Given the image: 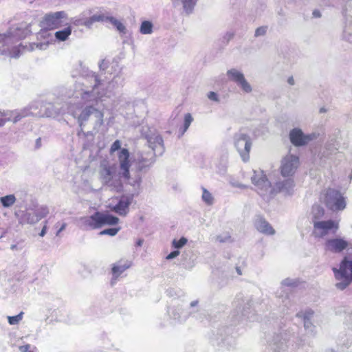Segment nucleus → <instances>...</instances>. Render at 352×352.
Wrapping results in <instances>:
<instances>
[{
  "label": "nucleus",
  "mask_w": 352,
  "mask_h": 352,
  "mask_svg": "<svg viewBox=\"0 0 352 352\" xmlns=\"http://www.w3.org/2000/svg\"><path fill=\"white\" fill-rule=\"evenodd\" d=\"M207 97L210 100L214 101V102H219V96L216 92L214 91H210L207 94Z\"/></svg>",
  "instance_id": "50"
},
{
  "label": "nucleus",
  "mask_w": 352,
  "mask_h": 352,
  "mask_svg": "<svg viewBox=\"0 0 352 352\" xmlns=\"http://www.w3.org/2000/svg\"><path fill=\"white\" fill-rule=\"evenodd\" d=\"M67 223L63 221L60 222L58 221L54 226V228L56 230V236H59L61 232H63L67 227Z\"/></svg>",
  "instance_id": "44"
},
{
  "label": "nucleus",
  "mask_w": 352,
  "mask_h": 352,
  "mask_svg": "<svg viewBox=\"0 0 352 352\" xmlns=\"http://www.w3.org/2000/svg\"><path fill=\"white\" fill-rule=\"evenodd\" d=\"M236 271L239 275L242 274V271L239 267H236Z\"/></svg>",
  "instance_id": "61"
},
{
  "label": "nucleus",
  "mask_w": 352,
  "mask_h": 352,
  "mask_svg": "<svg viewBox=\"0 0 352 352\" xmlns=\"http://www.w3.org/2000/svg\"><path fill=\"white\" fill-rule=\"evenodd\" d=\"M299 166V158L293 154H288L281 161L280 172L283 177L293 175Z\"/></svg>",
  "instance_id": "13"
},
{
  "label": "nucleus",
  "mask_w": 352,
  "mask_h": 352,
  "mask_svg": "<svg viewBox=\"0 0 352 352\" xmlns=\"http://www.w3.org/2000/svg\"><path fill=\"white\" fill-rule=\"evenodd\" d=\"M336 152L337 148L331 144L325 145L318 154L321 163L325 164L327 160H332L333 156L336 154Z\"/></svg>",
  "instance_id": "24"
},
{
  "label": "nucleus",
  "mask_w": 352,
  "mask_h": 352,
  "mask_svg": "<svg viewBox=\"0 0 352 352\" xmlns=\"http://www.w3.org/2000/svg\"><path fill=\"white\" fill-rule=\"evenodd\" d=\"M16 197L14 195H8L0 198V202L4 208H10L16 202Z\"/></svg>",
  "instance_id": "33"
},
{
  "label": "nucleus",
  "mask_w": 352,
  "mask_h": 352,
  "mask_svg": "<svg viewBox=\"0 0 352 352\" xmlns=\"http://www.w3.org/2000/svg\"><path fill=\"white\" fill-rule=\"evenodd\" d=\"M48 45V42L33 43L30 44V47L28 50H34L35 49L45 50L47 48Z\"/></svg>",
  "instance_id": "40"
},
{
  "label": "nucleus",
  "mask_w": 352,
  "mask_h": 352,
  "mask_svg": "<svg viewBox=\"0 0 352 352\" xmlns=\"http://www.w3.org/2000/svg\"><path fill=\"white\" fill-rule=\"evenodd\" d=\"M179 254V250H175L171 252L169 254L167 255L166 259L167 260H171L175 257H177Z\"/></svg>",
  "instance_id": "51"
},
{
  "label": "nucleus",
  "mask_w": 352,
  "mask_h": 352,
  "mask_svg": "<svg viewBox=\"0 0 352 352\" xmlns=\"http://www.w3.org/2000/svg\"><path fill=\"white\" fill-rule=\"evenodd\" d=\"M349 245V243L342 239H329L325 243V249L333 252H340Z\"/></svg>",
  "instance_id": "22"
},
{
  "label": "nucleus",
  "mask_w": 352,
  "mask_h": 352,
  "mask_svg": "<svg viewBox=\"0 0 352 352\" xmlns=\"http://www.w3.org/2000/svg\"><path fill=\"white\" fill-rule=\"evenodd\" d=\"M24 109H28L29 116L55 117L59 112L54 105L50 102H44L43 101H34Z\"/></svg>",
  "instance_id": "7"
},
{
  "label": "nucleus",
  "mask_w": 352,
  "mask_h": 352,
  "mask_svg": "<svg viewBox=\"0 0 352 352\" xmlns=\"http://www.w3.org/2000/svg\"><path fill=\"white\" fill-rule=\"evenodd\" d=\"M22 221L28 224H34L39 221L33 210H27L23 215Z\"/></svg>",
  "instance_id": "30"
},
{
  "label": "nucleus",
  "mask_w": 352,
  "mask_h": 352,
  "mask_svg": "<svg viewBox=\"0 0 352 352\" xmlns=\"http://www.w3.org/2000/svg\"><path fill=\"white\" fill-rule=\"evenodd\" d=\"M236 85L240 88V89L245 93L250 94L252 91V87L249 82L245 79V78H243Z\"/></svg>",
  "instance_id": "35"
},
{
  "label": "nucleus",
  "mask_w": 352,
  "mask_h": 352,
  "mask_svg": "<svg viewBox=\"0 0 352 352\" xmlns=\"http://www.w3.org/2000/svg\"><path fill=\"white\" fill-rule=\"evenodd\" d=\"M71 33H72V28L70 26H68L62 30L57 31L55 33V37L58 41H65V40L67 39V38L71 34Z\"/></svg>",
  "instance_id": "32"
},
{
  "label": "nucleus",
  "mask_w": 352,
  "mask_h": 352,
  "mask_svg": "<svg viewBox=\"0 0 352 352\" xmlns=\"http://www.w3.org/2000/svg\"><path fill=\"white\" fill-rule=\"evenodd\" d=\"M192 121H193V118L190 113L185 114L184 127H183V129L181 133L182 135H183L187 131V129L189 128V126L191 124Z\"/></svg>",
  "instance_id": "41"
},
{
  "label": "nucleus",
  "mask_w": 352,
  "mask_h": 352,
  "mask_svg": "<svg viewBox=\"0 0 352 352\" xmlns=\"http://www.w3.org/2000/svg\"><path fill=\"white\" fill-rule=\"evenodd\" d=\"M251 180L255 186V190L265 200L270 199L278 192L290 195L292 193L294 187V180L291 178L278 182L274 187H272L262 170H254Z\"/></svg>",
  "instance_id": "3"
},
{
  "label": "nucleus",
  "mask_w": 352,
  "mask_h": 352,
  "mask_svg": "<svg viewBox=\"0 0 352 352\" xmlns=\"http://www.w3.org/2000/svg\"><path fill=\"white\" fill-rule=\"evenodd\" d=\"M314 311L311 309H307L303 312L297 314V316L302 318L304 322L305 328L310 331H313V324L311 319L314 316Z\"/></svg>",
  "instance_id": "25"
},
{
  "label": "nucleus",
  "mask_w": 352,
  "mask_h": 352,
  "mask_svg": "<svg viewBox=\"0 0 352 352\" xmlns=\"http://www.w3.org/2000/svg\"><path fill=\"white\" fill-rule=\"evenodd\" d=\"M233 142L242 160L245 162H248L250 159L249 153L252 147L250 137L243 130H240L234 134Z\"/></svg>",
  "instance_id": "8"
},
{
  "label": "nucleus",
  "mask_w": 352,
  "mask_h": 352,
  "mask_svg": "<svg viewBox=\"0 0 352 352\" xmlns=\"http://www.w3.org/2000/svg\"><path fill=\"white\" fill-rule=\"evenodd\" d=\"M198 304V300L192 301L190 304L189 310H184L179 307L174 308L170 311V316L174 320L183 322L186 321L190 316L199 311Z\"/></svg>",
  "instance_id": "12"
},
{
  "label": "nucleus",
  "mask_w": 352,
  "mask_h": 352,
  "mask_svg": "<svg viewBox=\"0 0 352 352\" xmlns=\"http://www.w3.org/2000/svg\"><path fill=\"white\" fill-rule=\"evenodd\" d=\"M143 242L144 241L142 239H139L137 242H136V245L137 246H142V244H143Z\"/></svg>",
  "instance_id": "60"
},
{
  "label": "nucleus",
  "mask_w": 352,
  "mask_h": 352,
  "mask_svg": "<svg viewBox=\"0 0 352 352\" xmlns=\"http://www.w3.org/2000/svg\"><path fill=\"white\" fill-rule=\"evenodd\" d=\"M107 22L111 23L114 27L116 28L118 31L122 33H125L126 28L123 23L119 20L116 19L113 16H109Z\"/></svg>",
  "instance_id": "34"
},
{
  "label": "nucleus",
  "mask_w": 352,
  "mask_h": 352,
  "mask_svg": "<svg viewBox=\"0 0 352 352\" xmlns=\"http://www.w3.org/2000/svg\"><path fill=\"white\" fill-rule=\"evenodd\" d=\"M227 76L229 80L237 84L239 82L245 77L242 72L237 69L232 68L227 72Z\"/></svg>",
  "instance_id": "29"
},
{
  "label": "nucleus",
  "mask_w": 352,
  "mask_h": 352,
  "mask_svg": "<svg viewBox=\"0 0 352 352\" xmlns=\"http://www.w3.org/2000/svg\"><path fill=\"white\" fill-rule=\"evenodd\" d=\"M109 16H106L103 13L100 14H95L93 16H91V20L94 21V22H107V19Z\"/></svg>",
  "instance_id": "47"
},
{
  "label": "nucleus",
  "mask_w": 352,
  "mask_h": 352,
  "mask_svg": "<svg viewBox=\"0 0 352 352\" xmlns=\"http://www.w3.org/2000/svg\"><path fill=\"white\" fill-rule=\"evenodd\" d=\"M93 23H94V22L91 20V16L85 20L78 19L74 21V24L76 25H85L87 28H91Z\"/></svg>",
  "instance_id": "42"
},
{
  "label": "nucleus",
  "mask_w": 352,
  "mask_h": 352,
  "mask_svg": "<svg viewBox=\"0 0 352 352\" xmlns=\"http://www.w3.org/2000/svg\"><path fill=\"white\" fill-rule=\"evenodd\" d=\"M41 140L40 138L36 139V146L37 148H39L41 146Z\"/></svg>",
  "instance_id": "58"
},
{
  "label": "nucleus",
  "mask_w": 352,
  "mask_h": 352,
  "mask_svg": "<svg viewBox=\"0 0 352 352\" xmlns=\"http://www.w3.org/2000/svg\"><path fill=\"white\" fill-rule=\"evenodd\" d=\"M219 174L223 175L226 173V167L225 166H223L219 168L218 170Z\"/></svg>",
  "instance_id": "54"
},
{
  "label": "nucleus",
  "mask_w": 352,
  "mask_h": 352,
  "mask_svg": "<svg viewBox=\"0 0 352 352\" xmlns=\"http://www.w3.org/2000/svg\"><path fill=\"white\" fill-rule=\"evenodd\" d=\"M122 81V79L117 75L107 85L100 76L91 74L85 82H82L81 89L76 90L72 96H69L67 113L77 118L81 127L90 118L94 119V128L100 126L103 124L104 114L96 107L110 98Z\"/></svg>",
  "instance_id": "1"
},
{
  "label": "nucleus",
  "mask_w": 352,
  "mask_h": 352,
  "mask_svg": "<svg viewBox=\"0 0 352 352\" xmlns=\"http://www.w3.org/2000/svg\"><path fill=\"white\" fill-rule=\"evenodd\" d=\"M99 212H95L91 216L84 217L79 219L80 227L83 230H94L100 228Z\"/></svg>",
  "instance_id": "18"
},
{
  "label": "nucleus",
  "mask_w": 352,
  "mask_h": 352,
  "mask_svg": "<svg viewBox=\"0 0 352 352\" xmlns=\"http://www.w3.org/2000/svg\"><path fill=\"white\" fill-rule=\"evenodd\" d=\"M287 82L290 85H294V83H295V81H294V79L292 76H290L288 79H287Z\"/></svg>",
  "instance_id": "57"
},
{
  "label": "nucleus",
  "mask_w": 352,
  "mask_h": 352,
  "mask_svg": "<svg viewBox=\"0 0 352 352\" xmlns=\"http://www.w3.org/2000/svg\"><path fill=\"white\" fill-rule=\"evenodd\" d=\"M324 214V210L322 207L319 205H314L312 207L311 214L313 219V223L314 221H320Z\"/></svg>",
  "instance_id": "31"
},
{
  "label": "nucleus",
  "mask_w": 352,
  "mask_h": 352,
  "mask_svg": "<svg viewBox=\"0 0 352 352\" xmlns=\"http://www.w3.org/2000/svg\"><path fill=\"white\" fill-rule=\"evenodd\" d=\"M140 32L142 34H151L153 32V24L148 21L142 22Z\"/></svg>",
  "instance_id": "36"
},
{
  "label": "nucleus",
  "mask_w": 352,
  "mask_h": 352,
  "mask_svg": "<svg viewBox=\"0 0 352 352\" xmlns=\"http://www.w3.org/2000/svg\"><path fill=\"white\" fill-rule=\"evenodd\" d=\"M26 35L25 30L14 27L10 28L6 33L0 34V53L11 58H18L28 47L18 43Z\"/></svg>",
  "instance_id": "4"
},
{
  "label": "nucleus",
  "mask_w": 352,
  "mask_h": 352,
  "mask_svg": "<svg viewBox=\"0 0 352 352\" xmlns=\"http://www.w3.org/2000/svg\"><path fill=\"white\" fill-rule=\"evenodd\" d=\"M146 138L154 155H162L164 151V141L162 136L155 131H150L148 134L146 135Z\"/></svg>",
  "instance_id": "16"
},
{
  "label": "nucleus",
  "mask_w": 352,
  "mask_h": 352,
  "mask_svg": "<svg viewBox=\"0 0 352 352\" xmlns=\"http://www.w3.org/2000/svg\"><path fill=\"white\" fill-rule=\"evenodd\" d=\"M345 322L352 326V312L347 314V316L345 318Z\"/></svg>",
  "instance_id": "53"
},
{
  "label": "nucleus",
  "mask_w": 352,
  "mask_h": 352,
  "mask_svg": "<svg viewBox=\"0 0 352 352\" xmlns=\"http://www.w3.org/2000/svg\"><path fill=\"white\" fill-rule=\"evenodd\" d=\"M338 224L334 221H314L313 234L315 237L322 238L330 232H336Z\"/></svg>",
  "instance_id": "11"
},
{
  "label": "nucleus",
  "mask_w": 352,
  "mask_h": 352,
  "mask_svg": "<svg viewBox=\"0 0 352 352\" xmlns=\"http://www.w3.org/2000/svg\"><path fill=\"white\" fill-rule=\"evenodd\" d=\"M23 312H20L19 314L14 316H8V321L10 325L18 324L23 319Z\"/></svg>",
  "instance_id": "39"
},
{
  "label": "nucleus",
  "mask_w": 352,
  "mask_h": 352,
  "mask_svg": "<svg viewBox=\"0 0 352 352\" xmlns=\"http://www.w3.org/2000/svg\"><path fill=\"white\" fill-rule=\"evenodd\" d=\"M28 109L21 110H3L0 111V126H2L8 121H12L14 123L21 120L23 118L28 116Z\"/></svg>",
  "instance_id": "15"
},
{
  "label": "nucleus",
  "mask_w": 352,
  "mask_h": 352,
  "mask_svg": "<svg viewBox=\"0 0 352 352\" xmlns=\"http://www.w3.org/2000/svg\"><path fill=\"white\" fill-rule=\"evenodd\" d=\"M327 208L332 211L342 210L346 208V201L342 194L336 190L329 189L322 198Z\"/></svg>",
  "instance_id": "9"
},
{
  "label": "nucleus",
  "mask_w": 352,
  "mask_h": 352,
  "mask_svg": "<svg viewBox=\"0 0 352 352\" xmlns=\"http://www.w3.org/2000/svg\"><path fill=\"white\" fill-rule=\"evenodd\" d=\"M121 146H122V142L119 140H116L111 146V148L109 150L110 154L112 155L116 151H118V153L122 149L121 148Z\"/></svg>",
  "instance_id": "45"
},
{
  "label": "nucleus",
  "mask_w": 352,
  "mask_h": 352,
  "mask_svg": "<svg viewBox=\"0 0 352 352\" xmlns=\"http://www.w3.org/2000/svg\"><path fill=\"white\" fill-rule=\"evenodd\" d=\"M133 201V197L129 195L122 196L118 202L113 207V210L121 216H125L129 211V206Z\"/></svg>",
  "instance_id": "20"
},
{
  "label": "nucleus",
  "mask_w": 352,
  "mask_h": 352,
  "mask_svg": "<svg viewBox=\"0 0 352 352\" xmlns=\"http://www.w3.org/2000/svg\"><path fill=\"white\" fill-rule=\"evenodd\" d=\"M188 240L185 237H182L179 240L174 239L172 245L175 248L179 249L186 244Z\"/></svg>",
  "instance_id": "46"
},
{
  "label": "nucleus",
  "mask_w": 352,
  "mask_h": 352,
  "mask_svg": "<svg viewBox=\"0 0 352 352\" xmlns=\"http://www.w3.org/2000/svg\"><path fill=\"white\" fill-rule=\"evenodd\" d=\"M344 39L352 43V15L346 14V23L343 30Z\"/></svg>",
  "instance_id": "27"
},
{
  "label": "nucleus",
  "mask_w": 352,
  "mask_h": 352,
  "mask_svg": "<svg viewBox=\"0 0 352 352\" xmlns=\"http://www.w3.org/2000/svg\"><path fill=\"white\" fill-rule=\"evenodd\" d=\"M20 351L21 352H33L31 350V346L30 344H26L20 347Z\"/></svg>",
  "instance_id": "52"
},
{
  "label": "nucleus",
  "mask_w": 352,
  "mask_h": 352,
  "mask_svg": "<svg viewBox=\"0 0 352 352\" xmlns=\"http://www.w3.org/2000/svg\"><path fill=\"white\" fill-rule=\"evenodd\" d=\"M146 162H147V161H146V159H144V158H143V157H142L141 160H139V162H140V164H142V166H145V165H146V164H145V163H146Z\"/></svg>",
  "instance_id": "59"
},
{
  "label": "nucleus",
  "mask_w": 352,
  "mask_h": 352,
  "mask_svg": "<svg viewBox=\"0 0 352 352\" xmlns=\"http://www.w3.org/2000/svg\"><path fill=\"white\" fill-rule=\"evenodd\" d=\"M202 200L207 205H212L213 204V196L205 188H202Z\"/></svg>",
  "instance_id": "38"
},
{
  "label": "nucleus",
  "mask_w": 352,
  "mask_h": 352,
  "mask_svg": "<svg viewBox=\"0 0 352 352\" xmlns=\"http://www.w3.org/2000/svg\"><path fill=\"white\" fill-rule=\"evenodd\" d=\"M46 232H47V226L46 224L43 226V228H42L39 235L41 236H44L45 234H46Z\"/></svg>",
  "instance_id": "55"
},
{
  "label": "nucleus",
  "mask_w": 352,
  "mask_h": 352,
  "mask_svg": "<svg viewBox=\"0 0 352 352\" xmlns=\"http://www.w3.org/2000/svg\"><path fill=\"white\" fill-rule=\"evenodd\" d=\"M297 285V282L296 280L291 278H285L281 282V287L276 292L277 296L279 298L282 299V303L284 306L288 307L290 304L289 297L288 296L287 292H286L284 289V287H294Z\"/></svg>",
  "instance_id": "21"
},
{
  "label": "nucleus",
  "mask_w": 352,
  "mask_h": 352,
  "mask_svg": "<svg viewBox=\"0 0 352 352\" xmlns=\"http://www.w3.org/2000/svg\"><path fill=\"white\" fill-rule=\"evenodd\" d=\"M120 228H111L108 229H104L100 232V235H109V236H115L120 231Z\"/></svg>",
  "instance_id": "43"
},
{
  "label": "nucleus",
  "mask_w": 352,
  "mask_h": 352,
  "mask_svg": "<svg viewBox=\"0 0 352 352\" xmlns=\"http://www.w3.org/2000/svg\"><path fill=\"white\" fill-rule=\"evenodd\" d=\"M197 0H174L173 3L175 6L182 5L184 11L187 14H190L197 3Z\"/></svg>",
  "instance_id": "26"
},
{
  "label": "nucleus",
  "mask_w": 352,
  "mask_h": 352,
  "mask_svg": "<svg viewBox=\"0 0 352 352\" xmlns=\"http://www.w3.org/2000/svg\"><path fill=\"white\" fill-rule=\"evenodd\" d=\"M312 14H313L314 17H315V18H318V17H320V16H321L320 12L318 10H314Z\"/></svg>",
  "instance_id": "56"
},
{
  "label": "nucleus",
  "mask_w": 352,
  "mask_h": 352,
  "mask_svg": "<svg viewBox=\"0 0 352 352\" xmlns=\"http://www.w3.org/2000/svg\"><path fill=\"white\" fill-rule=\"evenodd\" d=\"M67 19V14L64 11H59L46 14L41 21L43 28L53 30L61 27Z\"/></svg>",
  "instance_id": "10"
},
{
  "label": "nucleus",
  "mask_w": 352,
  "mask_h": 352,
  "mask_svg": "<svg viewBox=\"0 0 352 352\" xmlns=\"http://www.w3.org/2000/svg\"><path fill=\"white\" fill-rule=\"evenodd\" d=\"M36 217L40 221L41 219L46 217L49 213V209L46 206H41L34 210Z\"/></svg>",
  "instance_id": "37"
},
{
  "label": "nucleus",
  "mask_w": 352,
  "mask_h": 352,
  "mask_svg": "<svg viewBox=\"0 0 352 352\" xmlns=\"http://www.w3.org/2000/svg\"><path fill=\"white\" fill-rule=\"evenodd\" d=\"M131 265V263L129 261H119L113 265L111 269L112 278L111 285L116 284L121 274Z\"/></svg>",
  "instance_id": "19"
},
{
  "label": "nucleus",
  "mask_w": 352,
  "mask_h": 352,
  "mask_svg": "<svg viewBox=\"0 0 352 352\" xmlns=\"http://www.w3.org/2000/svg\"><path fill=\"white\" fill-rule=\"evenodd\" d=\"M100 227L104 225H116L118 223L119 219L109 214L99 212Z\"/></svg>",
  "instance_id": "28"
},
{
  "label": "nucleus",
  "mask_w": 352,
  "mask_h": 352,
  "mask_svg": "<svg viewBox=\"0 0 352 352\" xmlns=\"http://www.w3.org/2000/svg\"><path fill=\"white\" fill-rule=\"evenodd\" d=\"M325 352H336V351H334L333 349H327L325 351Z\"/></svg>",
  "instance_id": "62"
},
{
  "label": "nucleus",
  "mask_w": 352,
  "mask_h": 352,
  "mask_svg": "<svg viewBox=\"0 0 352 352\" xmlns=\"http://www.w3.org/2000/svg\"><path fill=\"white\" fill-rule=\"evenodd\" d=\"M288 340L286 333H280L274 336L272 341V348L276 352L285 351L287 349V342Z\"/></svg>",
  "instance_id": "23"
},
{
  "label": "nucleus",
  "mask_w": 352,
  "mask_h": 352,
  "mask_svg": "<svg viewBox=\"0 0 352 352\" xmlns=\"http://www.w3.org/2000/svg\"><path fill=\"white\" fill-rule=\"evenodd\" d=\"M254 226L256 230L265 235L272 236L276 232L271 224L262 216L257 215L254 220Z\"/></svg>",
  "instance_id": "17"
},
{
  "label": "nucleus",
  "mask_w": 352,
  "mask_h": 352,
  "mask_svg": "<svg viewBox=\"0 0 352 352\" xmlns=\"http://www.w3.org/2000/svg\"><path fill=\"white\" fill-rule=\"evenodd\" d=\"M118 165L109 161L102 160L97 170L98 178L102 186L111 191L120 192L123 190L124 183L133 187L135 192L140 189L142 177L138 173H131L132 164L130 153L123 148L117 153Z\"/></svg>",
  "instance_id": "2"
},
{
  "label": "nucleus",
  "mask_w": 352,
  "mask_h": 352,
  "mask_svg": "<svg viewBox=\"0 0 352 352\" xmlns=\"http://www.w3.org/2000/svg\"><path fill=\"white\" fill-rule=\"evenodd\" d=\"M336 280V287L340 290L346 288L352 282V260L344 257L339 268L332 269Z\"/></svg>",
  "instance_id": "5"
},
{
  "label": "nucleus",
  "mask_w": 352,
  "mask_h": 352,
  "mask_svg": "<svg viewBox=\"0 0 352 352\" xmlns=\"http://www.w3.org/2000/svg\"><path fill=\"white\" fill-rule=\"evenodd\" d=\"M318 135L316 133L305 134L300 129H292L289 133L291 142L297 146H304L313 140L316 139Z\"/></svg>",
  "instance_id": "14"
},
{
  "label": "nucleus",
  "mask_w": 352,
  "mask_h": 352,
  "mask_svg": "<svg viewBox=\"0 0 352 352\" xmlns=\"http://www.w3.org/2000/svg\"><path fill=\"white\" fill-rule=\"evenodd\" d=\"M99 67L100 70V74H96L94 72H89L87 76L83 78L82 82H85L86 79L88 78L89 76H91V74H94L96 76H100L105 82H107V85L109 82L112 81L115 76L118 75L122 79V84L119 85L116 87V89L119 86H122L124 78L121 75V70L117 64H116L115 66L112 65L111 69H109V61L106 60L105 59H103L100 62Z\"/></svg>",
  "instance_id": "6"
},
{
  "label": "nucleus",
  "mask_w": 352,
  "mask_h": 352,
  "mask_svg": "<svg viewBox=\"0 0 352 352\" xmlns=\"http://www.w3.org/2000/svg\"><path fill=\"white\" fill-rule=\"evenodd\" d=\"M266 32H267V27H265V26L259 27L256 30L254 36L256 37L264 36L266 34Z\"/></svg>",
  "instance_id": "49"
},
{
  "label": "nucleus",
  "mask_w": 352,
  "mask_h": 352,
  "mask_svg": "<svg viewBox=\"0 0 352 352\" xmlns=\"http://www.w3.org/2000/svg\"><path fill=\"white\" fill-rule=\"evenodd\" d=\"M229 183L232 187H234V188H242V189L248 188V186L240 183L239 182H238L237 180H236L234 178H233L232 177H230V179H229Z\"/></svg>",
  "instance_id": "48"
}]
</instances>
